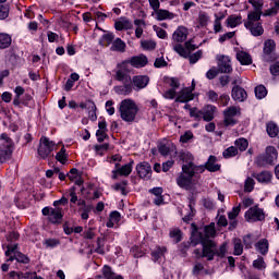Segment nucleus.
I'll return each mask as SVG.
<instances>
[{
    "label": "nucleus",
    "instance_id": "12",
    "mask_svg": "<svg viewBox=\"0 0 279 279\" xmlns=\"http://www.w3.org/2000/svg\"><path fill=\"white\" fill-rule=\"evenodd\" d=\"M263 165H274L278 160V150L274 146L266 147V153L264 156L259 157Z\"/></svg>",
    "mask_w": 279,
    "mask_h": 279
},
{
    "label": "nucleus",
    "instance_id": "60",
    "mask_svg": "<svg viewBox=\"0 0 279 279\" xmlns=\"http://www.w3.org/2000/svg\"><path fill=\"white\" fill-rule=\"evenodd\" d=\"M217 75H219V70H217V68H211V69L206 73L207 80H215Z\"/></svg>",
    "mask_w": 279,
    "mask_h": 279
},
{
    "label": "nucleus",
    "instance_id": "63",
    "mask_svg": "<svg viewBox=\"0 0 279 279\" xmlns=\"http://www.w3.org/2000/svg\"><path fill=\"white\" fill-rule=\"evenodd\" d=\"M175 95H177L175 90L173 88H170L165 92L163 97L165 99H175Z\"/></svg>",
    "mask_w": 279,
    "mask_h": 279
},
{
    "label": "nucleus",
    "instance_id": "17",
    "mask_svg": "<svg viewBox=\"0 0 279 279\" xmlns=\"http://www.w3.org/2000/svg\"><path fill=\"white\" fill-rule=\"evenodd\" d=\"M194 99L193 89L183 88L175 98V101L179 104H187V101H193Z\"/></svg>",
    "mask_w": 279,
    "mask_h": 279
},
{
    "label": "nucleus",
    "instance_id": "36",
    "mask_svg": "<svg viewBox=\"0 0 279 279\" xmlns=\"http://www.w3.org/2000/svg\"><path fill=\"white\" fill-rule=\"evenodd\" d=\"M12 151V146H7L5 149H0V162L3 163L5 160H10Z\"/></svg>",
    "mask_w": 279,
    "mask_h": 279
},
{
    "label": "nucleus",
    "instance_id": "3",
    "mask_svg": "<svg viewBox=\"0 0 279 279\" xmlns=\"http://www.w3.org/2000/svg\"><path fill=\"white\" fill-rule=\"evenodd\" d=\"M114 80L123 84L114 87V93H117V95H123L124 97H128V95H132V92L134 90V85H132V76L130 75V70L128 69V62L123 61L121 64L118 65Z\"/></svg>",
    "mask_w": 279,
    "mask_h": 279
},
{
    "label": "nucleus",
    "instance_id": "53",
    "mask_svg": "<svg viewBox=\"0 0 279 279\" xmlns=\"http://www.w3.org/2000/svg\"><path fill=\"white\" fill-rule=\"evenodd\" d=\"M192 271H193L194 276H199L202 271H204L205 274H208V270H206V268H204V264H202V263H195Z\"/></svg>",
    "mask_w": 279,
    "mask_h": 279
},
{
    "label": "nucleus",
    "instance_id": "6",
    "mask_svg": "<svg viewBox=\"0 0 279 279\" xmlns=\"http://www.w3.org/2000/svg\"><path fill=\"white\" fill-rule=\"evenodd\" d=\"M5 256L9 257L8 260H17V263H24L27 265L29 263V258L25 256L23 253L19 252V244H9L7 246Z\"/></svg>",
    "mask_w": 279,
    "mask_h": 279
},
{
    "label": "nucleus",
    "instance_id": "32",
    "mask_svg": "<svg viewBox=\"0 0 279 279\" xmlns=\"http://www.w3.org/2000/svg\"><path fill=\"white\" fill-rule=\"evenodd\" d=\"M102 276L105 279H123L121 275H116L109 266H104Z\"/></svg>",
    "mask_w": 279,
    "mask_h": 279
},
{
    "label": "nucleus",
    "instance_id": "19",
    "mask_svg": "<svg viewBox=\"0 0 279 279\" xmlns=\"http://www.w3.org/2000/svg\"><path fill=\"white\" fill-rule=\"evenodd\" d=\"M231 97L234 99V101H245V99H247V92H245V89L242 87L234 86Z\"/></svg>",
    "mask_w": 279,
    "mask_h": 279
},
{
    "label": "nucleus",
    "instance_id": "38",
    "mask_svg": "<svg viewBox=\"0 0 279 279\" xmlns=\"http://www.w3.org/2000/svg\"><path fill=\"white\" fill-rule=\"evenodd\" d=\"M253 267L259 271H265L267 269V263H265V258L258 256L257 259L253 260Z\"/></svg>",
    "mask_w": 279,
    "mask_h": 279
},
{
    "label": "nucleus",
    "instance_id": "39",
    "mask_svg": "<svg viewBox=\"0 0 279 279\" xmlns=\"http://www.w3.org/2000/svg\"><path fill=\"white\" fill-rule=\"evenodd\" d=\"M132 165H134V161H131L130 163H126L121 168L118 166L119 175H124L125 178H128V175L132 173Z\"/></svg>",
    "mask_w": 279,
    "mask_h": 279
},
{
    "label": "nucleus",
    "instance_id": "61",
    "mask_svg": "<svg viewBox=\"0 0 279 279\" xmlns=\"http://www.w3.org/2000/svg\"><path fill=\"white\" fill-rule=\"evenodd\" d=\"M193 138V132L186 131L183 135L180 137L181 143H189Z\"/></svg>",
    "mask_w": 279,
    "mask_h": 279
},
{
    "label": "nucleus",
    "instance_id": "5",
    "mask_svg": "<svg viewBox=\"0 0 279 279\" xmlns=\"http://www.w3.org/2000/svg\"><path fill=\"white\" fill-rule=\"evenodd\" d=\"M193 170H190L187 166H182V172L177 178V184L180 189H185V191H191L193 189Z\"/></svg>",
    "mask_w": 279,
    "mask_h": 279
},
{
    "label": "nucleus",
    "instance_id": "44",
    "mask_svg": "<svg viewBox=\"0 0 279 279\" xmlns=\"http://www.w3.org/2000/svg\"><path fill=\"white\" fill-rule=\"evenodd\" d=\"M233 250L234 256H241V254H243V244L240 239L233 240Z\"/></svg>",
    "mask_w": 279,
    "mask_h": 279
},
{
    "label": "nucleus",
    "instance_id": "22",
    "mask_svg": "<svg viewBox=\"0 0 279 279\" xmlns=\"http://www.w3.org/2000/svg\"><path fill=\"white\" fill-rule=\"evenodd\" d=\"M205 168L207 171H210V173H215V171H219V169H221V166L217 163V157L211 155L207 162H205Z\"/></svg>",
    "mask_w": 279,
    "mask_h": 279
},
{
    "label": "nucleus",
    "instance_id": "47",
    "mask_svg": "<svg viewBox=\"0 0 279 279\" xmlns=\"http://www.w3.org/2000/svg\"><path fill=\"white\" fill-rule=\"evenodd\" d=\"M234 145L240 151H245L247 149L250 143L245 138H239L234 142Z\"/></svg>",
    "mask_w": 279,
    "mask_h": 279
},
{
    "label": "nucleus",
    "instance_id": "30",
    "mask_svg": "<svg viewBox=\"0 0 279 279\" xmlns=\"http://www.w3.org/2000/svg\"><path fill=\"white\" fill-rule=\"evenodd\" d=\"M236 59L240 61L241 64L250 65L252 64V56L245 51H239L236 53Z\"/></svg>",
    "mask_w": 279,
    "mask_h": 279
},
{
    "label": "nucleus",
    "instance_id": "57",
    "mask_svg": "<svg viewBox=\"0 0 279 279\" xmlns=\"http://www.w3.org/2000/svg\"><path fill=\"white\" fill-rule=\"evenodd\" d=\"M170 239H172L175 243H180V241H182V235L180 230L174 229L170 231Z\"/></svg>",
    "mask_w": 279,
    "mask_h": 279
},
{
    "label": "nucleus",
    "instance_id": "59",
    "mask_svg": "<svg viewBox=\"0 0 279 279\" xmlns=\"http://www.w3.org/2000/svg\"><path fill=\"white\" fill-rule=\"evenodd\" d=\"M239 213H241V206L233 207L232 210L229 211L228 218H229L230 220L236 219V217H239Z\"/></svg>",
    "mask_w": 279,
    "mask_h": 279
},
{
    "label": "nucleus",
    "instance_id": "42",
    "mask_svg": "<svg viewBox=\"0 0 279 279\" xmlns=\"http://www.w3.org/2000/svg\"><path fill=\"white\" fill-rule=\"evenodd\" d=\"M256 99H265L267 97V88L264 85L255 87Z\"/></svg>",
    "mask_w": 279,
    "mask_h": 279
},
{
    "label": "nucleus",
    "instance_id": "24",
    "mask_svg": "<svg viewBox=\"0 0 279 279\" xmlns=\"http://www.w3.org/2000/svg\"><path fill=\"white\" fill-rule=\"evenodd\" d=\"M119 221H121V214L114 210L110 213L109 220L107 221L106 226L107 228H114Z\"/></svg>",
    "mask_w": 279,
    "mask_h": 279
},
{
    "label": "nucleus",
    "instance_id": "40",
    "mask_svg": "<svg viewBox=\"0 0 279 279\" xmlns=\"http://www.w3.org/2000/svg\"><path fill=\"white\" fill-rule=\"evenodd\" d=\"M241 25V16L231 15L227 19V27L234 28Z\"/></svg>",
    "mask_w": 279,
    "mask_h": 279
},
{
    "label": "nucleus",
    "instance_id": "33",
    "mask_svg": "<svg viewBox=\"0 0 279 279\" xmlns=\"http://www.w3.org/2000/svg\"><path fill=\"white\" fill-rule=\"evenodd\" d=\"M12 45V37L9 34H0V49H8Z\"/></svg>",
    "mask_w": 279,
    "mask_h": 279
},
{
    "label": "nucleus",
    "instance_id": "15",
    "mask_svg": "<svg viewBox=\"0 0 279 279\" xmlns=\"http://www.w3.org/2000/svg\"><path fill=\"white\" fill-rule=\"evenodd\" d=\"M147 84H149V76L147 75H136L132 78V86L135 90H143V88H147Z\"/></svg>",
    "mask_w": 279,
    "mask_h": 279
},
{
    "label": "nucleus",
    "instance_id": "37",
    "mask_svg": "<svg viewBox=\"0 0 279 279\" xmlns=\"http://www.w3.org/2000/svg\"><path fill=\"white\" fill-rule=\"evenodd\" d=\"M190 171H192V174L195 175V173H204L206 171V165L195 166L193 162H189L185 165Z\"/></svg>",
    "mask_w": 279,
    "mask_h": 279
},
{
    "label": "nucleus",
    "instance_id": "4",
    "mask_svg": "<svg viewBox=\"0 0 279 279\" xmlns=\"http://www.w3.org/2000/svg\"><path fill=\"white\" fill-rule=\"evenodd\" d=\"M140 110L138 104H136L132 98H125L118 105L120 119L125 123H134V121H136V117H138Z\"/></svg>",
    "mask_w": 279,
    "mask_h": 279
},
{
    "label": "nucleus",
    "instance_id": "26",
    "mask_svg": "<svg viewBox=\"0 0 279 279\" xmlns=\"http://www.w3.org/2000/svg\"><path fill=\"white\" fill-rule=\"evenodd\" d=\"M215 110H217L216 106L213 105H208L205 108V111H203V117L202 119H204V121H213V119H215Z\"/></svg>",
    "mask_w": 279,
    "mask_h": 279
},
{
    "label": "nucleus",
    "instance_id": "8",
    "mask_svg": "<svg viewBox=\"0 0 279 279\" xmlns=\"http://www.w3.org/2000/svg\"><path fill=\"white\" fill-rule=\"evenodd\" d=\"M244 217L245 220L248 221V223H256V221H265V210L258 207V205H256L246 210Z\"/></svg>",
    "mask_w": 279,
    "mask_h": 279
},
{
    "label": "nucleus",
    "instance_id": "45",
    "mask_svg": "<svg viewBox=\"0 0 279 279\" xmlns=\"http://www.w3.org/2000/svg\"><path fill=\"white\" fill-rule=\"evenodd\" d=\"M56 160H58V162H61V165H66L68 156L66 148H64V146L60 149L59 153H57Z\"/></svg>",
    "mask_w": 279,
    "mask_h": 279
},
{
    "label": "nucleus",
    "instance_id": "28",
    "mask_svg": "<svg viewBox=\"0 0 279 279\" xmlns=\"http://www.w3.org/2000/svg\"><path fill=\"white\" fill-rule=\"evenodd\" d=\"M266 132L268 136H270V138H276L279 133L278 124H276L275 122H268L266 124Z\"/></svg>",
    "mask_w": 279,
    "mask_h": 279
},
{
    "label": "nucleus",
    "instance_id": "21",
    "mask_svg": "<svg viewBox=\"0 0 279 279\" xmlns=\"http://www.w3.org/2000/svg\"><path fill=\"white\" fill-rule=\"evenodd\" d=\"M156 12V16H157V21H173V19H175V14L169 12L168 10H163V9H157Z\"/></svg>",
    "mask_w": 279,
    "mask_h": 279
},
{
    "label": "nucleus",
    "instance_id": "51",
    "mask_svg": "<svg viewBox=\"0 0 279 279\" xmlns=\"http://www.w3.org/2000/svg\"><path fill=\"white\" fill-rule=\"evenodd\" d=\"M203 114H204V111L197 108L190 109V117H192V119H195L196 121H202Z\"/></svg>",
    "mask_w": 279,
    "mask_h": 279
},
{
    "label": "nucleus",
    "instance_id": "34",
    "mask_svg": "<svg viewBox=\"0 0 279 279\" xmlns=\"http://www.w3.org/2000/svg\"><path fill=\"white\" fill-rule=\"evenodd\" d=\"M172 49L175 51V53L181 56V58H189L190 56L189 50H186L182 44H172Z\"/></svg>",
    "mask_w": 279,
    "mask_h": 279
},
{
    "label": "nucleus",
    "instance_id": "58",
    "mask_svg": "<svg viewBox=\"0 0 279 279\" xmlns=\"http://www.w3.org/2000/svg\"><path fill=\"white\" fill-rule=\"evenodd\" d=\"M10 16V9L7 5L1 4L0 5V21H4V19H8Z\"/></svg>",
    "mask_w": 279,
    "mask_h": 279
},
{
    "label": "nucleus",
    "instance_id": "11",
    "mask_svg": "<svg viewBox=\"0 0 279 279\" xmlns=\"http://www.w3.org/2000/svg\"><path fill=\"white\" fill-rule=\"evenodd\" d=\"M216 60H218L219 73H232V61L230 60V57L218 54L216 56Z\"/></svg>",
    "mask_w": 279,
    "mask_h": 279
},
{
    "label": "nucleus",
    "instance_id": "10",
    "mask_svg": "<svg viewBox=\"0 0 279 279\" xmlns=\"http://www.w3.org/2000/svg\"><path fill=\"white\" fill-rule=\"evenodd\" d=\"M41 213L45 217H48L51 223H60L62 221V210L60 208L45 207Z\"/></svg>",
    "mask_w": 279,
    "mask_h": 279
},
{
    "label": "nucleus",
    "instance_id": "31",
    "mask_svg": "<svg viewBox=\"0 0 279 279\" xmlns=\"http://www.w3.org/2000/svg\"><path fill=\"white\" fill-rule=\"evenodd\" d=\"M112 40H114V34L106 33L100 37L99 45L101 47H109V45H112Z\"/></svg>",
    "mask_w": 279,
    "mask_h": 279
},
{
    "label": "nucleus",
    "instance_id": "43",
    "mask_svg": "<svg viewBox=\"0 0 279 279\" xmlns=\"http://www.w3.org/2000/svg\"><path fill=\"white\" fill-rule=\"evenodd\" d=\"M141 47L144 49V51H154L156 49V41L149 39V40H142Z\"/></svg>",
    "mask_w": 279,
    "mask_h": 279
},
{
    "label": "nucleus",
    "instance_id": "46",
    "mask_svg": "<svg viewBox=\"0 0 279 279\" xmlns=\"http://www.w3.org/2000/svg\"><path fill=\"white\" fill-rule=\"evenodd\" d=\"M255 184L256 182L251 177H247L246 180L244 181L245 193H252L254 191Z\"/></svg>",
    "mask_w": 279,
    "mask_h": 279
},
{
    "label": "nucleus",
    "instance_id": "14",
    "mask_svg": "<svg viewBox=\"0 0 279 279\" xmlns=\"http://www.w3.org/2000/svg\"><path fill=\"white\" fill-rule=\"evenodd\" d=\"M124 62H126V65L131 64V66H134V69H143V66H147V63L149 61L147 60V56L138 54V56L132 57L131 59Z\"/></svg>",
    "mask_w": 279,
    "mask_h": 279
},
{
    "label": "nucleus",
    "instance_id": "50",
    "mask_svg": "<svg viewBox=\"0 0 279 279\" xmlns=\"http://www.w3.org/2000/svg\"><path fill=\"white\" fill-rule=\"evenodd\" d=\"M44 245L47 248L53 250V247H58V245H60V240H58V239H46L44 241Z\"/></svg>",
    "mask_w": 279,
    "mask_h": 279
},
{
    "label": "nucleus",
    "instance_id": "13",
    "mask_svg": "<svg viewBox=\"0 0 279 279\" xmlns=\"http://www.w3.org/2000/svg\"><path fill=\"white\" fill-rule=\"evenodd\" d=\"M195 197L191 196L189 198V205L186 209L181 210V215L183 217V221L185 223H189V221H192L193 217H195Z\"/></svg>",
    "mask_w": 279,
    "mask_h": 279
},
{
    "label": "nucleus",
    "instance_id": "41",
    "mask_svg": "<svg viewBox=\"0 0 279 279\" xmlns=\"http://www.w3.org/2000/svg\"><path fill=\"white\" fill-rule=\"evenodd\" d=\"M198 23L202 27H206L208 23H210V16L208 15V13L201 11L198 13Z\"/></svg>",
    "mask_w": 279,
    "mask_h": 279
},
{
    "label": "nucleus",
    "instance_id": "20",
    "mask_svg": "<svg viewBox=\"0 0 279 279\" xmlns=\"http://www.w3.org/2000/svg\"><path fill=\"white\" fill-rule=\"evenodd\" d=\"M253 178H255L259 184H269V182H271V172L262 171L258 173H253Z\"/></svg>",
    "mask_w": 279,
    "mask_h": 279
},
{
    "label": "nucleus",
    "instance_id": "7",
    "mask_svg": "<svg viewBox=\"0 0 279 279\" xmlns=\"http://www.w3.org/2000/svg\"><path fill=\"white\" fill-rule=\"evenodd\" d=\"M56 149V142L49 140V137L43 136L39 141L38 156L45 160L49 158L51 151Z\"/></svg>",
    "mask_w": 279,
    "mask_h": 279
},
{
    "label": "nucleus",
    "instance_id": "9",
    "mask_svg": "<svg viewBox=\"0 0 279 279\" xmlns=\"http://www.w3.org/2000/svg\"><path fill=\"white\" fill-rule=\"evenodd\" d=\"M239 114H241V107H236V106H231L229 108H227L223 111V123L226 125V128L230 126V125H236V118L239 117Z\"/></svg>",
    "mask_w": 279,
    "mask_h": 279
},
{
    "label": "nucleus",
    "instance_id": "29",
    "mask_svg": "<svg viewBox=\"0 0 279 279\" xmlns=\"http://www.w3.org/2000/svg\"><path fill=\"white\" fill-rule=\"evenodd\" d=\"M255 247L259 254L265 256L267 252H269V242L266 239H263L256 243Z\"/></svg>",
    "mask_w": 279,
    "mask_h": 279
},
{
    "label": "nucleus",
    "instance_id": "35",
    "mask_svg": "<svg viewBox=\"0 0 279 279\" xmlns=\"http://www.w3.org/2000/svg\"><path fill=\"white\" fill-rule=\"evenodd\" d=\"M165 254H167V247L157 246V247L151 252L153 260H154L155 263H156L157 260H160V258H162V256H165Z\"/></svg>",
    "mask_w": 279,
    "mask_h": 279
},
{
    "label": "nucleus",
    "instance_id": "62",
    "mask_svg": "<svg viewBox=\"0 0 279 279\" xmlns=\"http://www.w3.org/2000/svg\"><path fill=\"white\" fill-rule=\"evenodd\" d=\"M92 209L93 208L90 206H85V207L80 209V210H82L81 218L84 221L88 220V213H90Z\"/></svg>",
    "mask_w": 279,
    "mask_h": 279
},
{
    "label": "nucleus",
    "instance_id": "25",
    "mask_svg": "<svg viewBox=\"0 0 279 279\" xmlns=\"http://www.w3.org/2000/svg\"><path fill=\"white\" fill-rule=\"evenodd\" d=\"M125 41H123L121 38H117L116 40L112 41L111 44V51H118L119 53L125 52Z\"/></svg>",
    "mask_w": 279,
    "mask_h": 279
},
{
    "label": "nucleus",
    "instance_id": "52",
    "mask_svg": "<svg viewBox=\"0 0 279 279\" xmlns=\"http://www.w3.org/2000/svg\"><path fill=\"white\" fill-rule=\"evenodd\" d=\"M109 148H110L109 144L96 145L95 151H96L97 156H104L106 154V151H108Z\"/></svg>",
    "mask_w": 279,
    "mask_h": 279
},
{
    "label": "nucleus",
    "instance_id": "23",
    "mask_svg": "<svg viewBox=\"0 0 279 279\" xmlns=\"http://www.w3.org/2000/svg\"><path fill=\"white\" fill-rule=\"evenodd\" d=\"M114 27L118 32H122V29H132L133 24L126 17H121L120 21L116 22Z\"/></svg>",
    "mask_w": 279,
    "mask_h": 279
},
{
    "label": "nucleus",
    "instance_id": "54",
    "mask_svg": "<svg viewBox=\"0 0 279 279\" xmlns=\"http://www.w3.org/2000/svg\"><path fill=\"white\" fill-rule=\"evenodd\" d=\"M125 186H128V181H122L120 183H116L113 189L114 191L122 193V195H128V192H125Z\"/></svg>",
    "mask_w": 279,
    "mask_h": 279
},
{
    "label": "nucleus",
    "instance_id": "27",
    "mask_svg": "<svg viewBox=\"0 0 279 279\" xmlns=\"http://www.w3.org/2000/svg\"><path fill=\"white\" fill-rule=\"evenodd\" d=\"M263 51H264L265 56H271V53H274V51H276V41L274 39H267L264 43Z\"/></svg>",
    "mask_w": 279,
    "mask_h": 279
},
{
    "label": "nucleus",
    "instance_id": "18",
    "mask_svg": "<svg viewBox=\"0 0 279 279\" xmlns=\"http://www.w3.org/2000/svg\"><path fill=\"white\" fill-rule=\"evenodd\" d=\"M187 36H189V29H186V27L184 26H179L172 35V40H174V43H184Z\"/></svg>",
    "mask_w": 279,
    "mask_h": 279
},
{
    "label": "nucleus",
    "instance_id": "56",
    "mask_svg": "<svg viewBox=\"0 0 279 279\" xmlns=\"http://www.w3.org/2000/svg\"><path fill=\"white\" fill-rule=\"evenodd\" d=\"M187 58L190 60V64H196L202 58V50H198L195 53L190 54Z\"/></svg>",
    "mask_w": 279,
    "mask_h": 279
},
{
    "label": "nucleus",
    "instance_id": "64",
    "mask_svg": "<svg viewBox=\"0 0 279 279\" xmlns=\"http://www.w3.org/2000/svg\"><path fill=\"white\" fill-rule=\"evenodd\" d=\"M270 73L271 75H279V62H275L272 65H270Z\"/></svg>",
    "mask_w": 279,
    "mask_h": 279
},
{
    "label": "nucleus",
    "instance_id": "2",
    "mask_svg": "<svg viewBox=\"0 0 279 279\" xmlns=\"http://www.w3.org/2000/svg\"><path fill=\"white\" fill-rule=\"evenodd\" d=\"M251 5L254 11L248 12L247 19L244 21V27L251 32L252 36H263V34H265V28H263L260 17L263 16V5H265V2H260V0H251Z\"/></svg>",
    "mask_w": 279,
    "mask_h": 279
},
{
    "label": "nucleus",
    "instance_id": "49",
    "mask_svg": "<svg viewBox=\"0 0 279 279\" xmlns=\"http://www.w3.org/2000/svg\"><path fill=\"white\" fill-rule=\"evenodd\" d=\"M172 149H173V145L162 144L159 146V154H161V156H169Z\"/></svg>",
    "mask_w": 279,
    "mask_h": 279
},
{
    "label": "nucleus",
    "instance_id": "16",
    "mask_svg": "<svg viewBox=\"0 0 279 279\" xmlns=\"http://www.w3.org/2000/svg\"><path fill=\"white\" fill-rule=\"evenodd\" d=\"M137 175L144 180L151 178V166L149 162H141L136 166Z\"/></svg>",
    "mask_w": 279,
    "mask_h": 279
},
{
    "label": "nucleus",
    "instance_id": "55",
    "mask_svg": "<svg viewBox=\"0 0 279 279\" xmlns=\"http://www.w3.org/2000/svg\"><path fill=\"white\" fill-rule=\"evenodd\" d=\"M221 21H223V16H217L216 15V20L214 22V32L215 34H219V32H221V29H223V27L221 26Z\"/></svg>",
    "mask_w": 279,
    "mask_h": 279
},
{
    "label": "nucleus",
    "instance_id": "1",
    "mask_svg": "<svg viewBox=\"0 0 279 279\" xmlns=\"http://www.w3.org/2000/svg\"><path fill=\"white\" fill-rule=\"evenodd\" d=\"M217 234L215 230V222H211L209 226L204 227L203 231H197L195 229L192 232L191 243L195 245H202V250H194V255L196 258H206V260H215V255L217 254V244L213 241V236Z\"/></svg>",
    "mask_w": 279,
    "mask_h": 279
},
{
    "label": "nucleus",
    "instance_id": "48",
    "mask_svg": "<svg viewBox=\"0 0 279 279\" xmlns=\"http://www.w3.org/2000/svg\"><path fill=\"white\" fill-rule=\"evenodd\" d=\"M236 154H239V149H236L234 146L228 147L222 153L223 158H233V156H236Z\"/></svg>",
    "mask_w": 279,
    "mask_h": 279
}]
</instances>
